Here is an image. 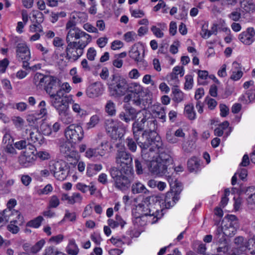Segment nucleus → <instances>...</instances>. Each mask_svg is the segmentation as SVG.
Wrapping results in <instances>:
<instances>
[{
	"label": "nucleus",
	"instance_id": "nucleus-51",
	"mask_svg": "<svg viewBox=\"0 0 255 255\" xmlns=\"http://www.w3.org/2000/svg\"><path fill=\"white\" fill-rule=\"evenodd\" d=\"M43 20V14L42 12L38 11L33 12L32 19H31V21L33 23H41Z\"/></svg>",
	"mask_w": 255,
	"mask_h": 255
},
{
	"label": "nucleus",
	"instance_id": "nucleus-8",
	"mask_svg": "<svg viewBox=\"0 0 255 255\" xmlns=\"http://www.w3.org/2000/svg\"><path fill=\"white\" fill-rule=\"evenodd\" d=\"M49 95L51 106L57 112L68 108L69 103L71 101V98L67 95L66 92L63 89H59L56 92Z\"/></svg>",
	"mask_w": 255,
	"mask_h": 255
},
{
	"label": "nucleus",
	"instance_id": "nucleus-56",
	"mask_svg": "<svg viewBox=\"0 0 255 255\" xmlns=\"http://www.w3.org/2000/svg\"><path fill=\"white\" fill-rule=\"evenodd\" d=\"M63 220L74 222L76 220V214L75 212H70L68 210H66Z\"/></svg>",
	"mask_w": 255,
	"mask_h": 255
},
{
	"label": "nucleus",
	"instance_id": "nucleus-32",
	"mask_svg": "<svg viewBox=\"0 0 255 255\" xmlns=\"http://www.w3.org/2000/svg\"><path fill=\"white\" fill-rule=\"evenodd\" d=\"M241 8L246 12L253 11L255 9V4L252 0H240Z\"/></svg>",
	"mask_w": 255,
	"mask_h": 255
},
{
	"label": "nucleus",
	"instance_id": "nucleus-55",
	"mask_svg": "<svg viewBox=\"0 0 255 255\" xmlns=\"http://www.w3.org/2000/svg\"><path fill=\"white\" fill-rule=\"evenodd\" d=\"M40 129L44 135L46 136H50L52 135L49 124L47 123H43L41 125Z\"/></svg>",
	"mask_w": 255,
	"mask_h": 255
},
{
	"label": "nucleus",
	"instance_id": "nucleus-22",
	"mask_svg": "<svg viewBox=\"0 0 255 255\" xmlns=\"http://www.w3.org/2000/svg\"><path fill=\"white\" fill-rule=\"evenodd\" d=\"M59 87L58 79L54 76L49 75L47 81L44 87L49 95L56 92Z\"/></svg>",
	"mask_w": 255,
	"mask_h": 255
},
{
	"label": "nucleus",
	"instance_id": "nucleus-41",
	"mask_svg": "<svg viewBox=\"0 0 255 255\" xmlns=\"http://www.w3.org/2000/svg\"><path fill=\"white\" fill-rule=\"evenodd\" d=\"M43 221V217L39 216L34 219L28 221L26 224V227L38 228L41 226V223Z\"/></svg>",
	"mask_w": 255,
	"mask_h": 255
},
{
	"label": "nucleus",
	"instance_id": "nucleus-9",
	"mask_svg": "<svg viewBox=\"0 0 255 255\" xmlns=\"http://www.w3.org/2000/svg\"><path fill=\"white\" fill-rule=\"evenodd\" d=\"M110 173L114 185L116 188L120 190H126L129 187L130 181L128 176L130 174H125L124 171L116 167L111 168Z\"/></svg>",
	"mask_w": 255,
	"mask_h": 255
},
{
	"label": "nucleus",
	"instance_id": "nucleus-3",
	"mask_svg": "<svg viewBox=\"0 0 255 255\" xmlns=\"http://www.w3.org/2000/svg\"><path fill=\"white\" fill-rule=\"evenodd\" d=\"M239 227L238 220L233 215H228L225 216L221 224V228H218L216 233L217 242L220 244H226L225 236L232 237L234 236Z\"/></svg>",
	"mask_w": 255,
	"mask_h": 255
},
{
	"label": "nucleus",
	"instance_id": "nucleus-43",
	"mask_svg": "<svg viewBox=\"0 0 255 255\" xmlns=\"http://www.w3.org/2000/svg\"><path fill=\"white\" fill-rule=\"evenodd\" d=\"M243 248L244 249V252L248 250L251 251V254H255V238L250 239L248 242L246 243L245 247Z\"/></svg>",
	"mask_w": 255,
	"mask_h": 255
},
{
	"label": "nucleus",
	"instance_id": "nucleus-11",
	"mask_svg": "<svg viewBox=\"0 0 255 255\" xmlns=\"http://www.w3.org/2000/svg\"><path fill=\"white\" fill-rule=\"evenodd\" d=\"M49 170L53 176L60 181L66 179L69 172L67 163L63 160L51 163L49 165Z\"/></svg>",
	"mask_w": 255,
	"mask_h": 255
},
{
	"label": "nucleus",
	"instance_id": "nucleus-24",
	"mask_svg": "<svg viewBox=\"0 0 255 255\" xmlns=\"http://www.w3.org/2000/svg\"><path fill=\"white\" fill-rule=\"evenodd\" d=\"M142 48L138 44H133L128 52L129 56L136 62H140L142 61L143 55L140 53Z\"/></svg>",
	"mask_w": 255,
	"mask_h": 255
},
{
	"label": "nucleus",
	"instance_id": "nucleus-12",
	"mask_svg": "<svg viewBox=\"0 0 255 255\" xmlns=\"http://www.w3.org/2000/svg\"><path fill=\"white\" fill-rule=\"evenodd\" d=\"M65 135L67 140L73 143L80 142L84 137V130L81 126L71 124L65 130Z\"/></svg>",
	"mask_w": 255,
	"mask_h": 255
},
{
	"label": "nucleus",
	"instance_id": "nucleus-15",
	"mask_svg": "<svg viewBox=\"0 0 255 255\" xmlns=\"http://www.w3.org/2000/svg\"><path fill=\"white\" fill-rule=\"evenodd\" d=\"M108 146V142L104 140L98 147L88 148L85 152V156L93 160H99L106 154Z\"/></svg>",
	"mask_w": 255,
	"mask_h": 255
},
{
	"label": "nucleus",
	"instance_id": "nucleus-47",
	"mask_svg": "<svg viewBox=\"0 0 255 255\" xmlns=\"http://www.w3.org/2000/svg\"><path fill=\"white\" fill-rule=\"evenodd\" d=\"M23 223L10 222V224L7 226V229L12 234H16L19 232V228L16 224L20 226Z\"/></svg>",
	"mask_w": 255,
	"mask_h": 255
},
{
	"label": "nucleus",
	"instance_id": "nucleus-40",
	"mask_svg": "<svg viewBox=\"0 0 255 255\" xmlns=\"http://www.w3.org/2000/svg\"><path fill=\"white\" fill-rule=\"evenodd\" d=\"M43 255H67L60 251L57 248L49 246L46 247L43 251Z\"/></svg>",
	"mask_w": 255,
	"mask_h": 255
},
{
	"label": "nucleus",
	"instance_id": "nucleus-57",
	"mask_svg": "<svg viewBox=\"0 0 255 255\" xmlns=\"http://www.w3.org/2000/svg\"><path fill=\"white\" fill-rule=\"evenodd\" d=\"M60 204V200L56 195H53L51 197L49 202L48 208H56Z\"/></svg>",
	"mask_w": 255,
	"mask_h": 255
},
{
	"label": "nucleus",
	"instance_id": "nucleus-58",
	"mask_svg": "<svg viewBox=\"0 0 255 255\" xmlns=\"http://www.w3.org/2000/svg\"><path fill=\"white\" fill-rule=\"evenodd\" d=\"M185 83L184 84V88L186 90H190L192 88L193 83V78L192 75H187L185 76Z\"/></svg>",
	"mask_w": 255,
	"mask_h": 255
},
{
	"label": "nucleus",
	"instance_id": "nucleus-50",
	"mask_svg": "<svg viewBox=\"0 0 255 255\" xmlns=\"http://www.w3.org/2000/svg\"><path fill=\"white\" fill-rule=\"evenodd\" d=\"M124 39L127 42H132L137 38L136 34L133 31H128L124 35Z\"/></svg>",
	"mask_w": 255,
	"mask_h": 255
},
{
	"label": "nucleus",
	"instance_id": "nucleus-49",
	"mask_svg": "<svg viewBox=\"0 0 255 255\" xmlns=\"http://www.w3.org/2000/svg\"><path fill=\"white\" fill-rule=\"evenodd\" d=\"M155 113L157 117L161 120L162 122H164L166 120V113L165 112V108L163 107H158L155 111Z\"/></svg>",
	"mask_w": 255,
	"mask_h": 255
},
{
	"label": "nucleus",
	"instance_id": "nucleus-62",
	"mask_svg": "<svg viewBox=\"0 0 255 255\" xmlns=\"http://www.w3.org/2000/svg\"><path fill=\"white\" fill-rule=\"evenodd\" d=\"M168 82L170 85L176 86L179 83L178 76L171 73L168 77Z\"/></svg>",
	"mask_w": 255,
	"mask_h": 255
},
{
	"label": "nucleus",
	"instance_id": "nucleus-2",
	"mask_svg": "<svg viewBox=\"0 0 255 255\" xmlns=\"http://www.w3.org/2000/svg\"><path fill=\"white\" fill-rule=\"evenodd\" d=\"M154 203H147L145 202L139 203L136 207V210L139 215L136 218H143L146 217L148 222L151 224L156 223L162 218L163 213H162L161 201H162L160 196L154 198Z\"/></svg>",
	"mask_w": 255,
	"mask_h": 255
},
{
	"label": "nucleus",
	"instance_id": "nucleus-35",
	"mask_svg": "<svg viewBox=\"0 0 255 255\" xmlns=\"http://www.w3.org/2000/svg\"><path fill=\"white\" fill-rule=\"evenodd\" d=\"M128 91L132 94H142L143 93V88L139 83L132 82L128 84Z\"/></svg>",
	"mask_w": 255,
	"mask_h": 255
},
{
	"label": "nucleus",
	"instance_id": "nucleus-19",
	"mask_svg": "<svg viewBox=\"0 0 255 255\" xmlns=\"http://www.w3.org/2000/svg\"><path fill=\"white\" fill-rule=\"evenodd\" d=\"M16 57L17 60H30V51L27 45L24 43H18L15 48Z\"/></svg>",
	"mask_w": 255,
	"mask_h": 255
},
{
	"label": "nucleus",
	"instance_id": "nucleus-36",
	"mask_svg": "<svg viewBox=\"0 0 255 255\" xmlns=\"http://www.w3.org/2000/svg\"><path fill=\"white\" fill-rule=\"evenodd\" d=\"M102 168L101 164H89L87 167V174L89 176H92L101 170Z\"/></svg>",
	"mask_w": 255,
	"mask_h": 255
},
{
	"label": "nucleus",
	"instance_id": "nucleus-18",
	"mask_svg": "<svg viewBox=\"0 0 255 255\" xmlns=\"http://www.w3.org/2000/svg\"><path fill=\"white\" fill-rule=\"evenodd\" d=\"M160 197L162 200L160 203L162 212L164 209H169L173 206L179 199V195L172 192L166 193L164 199L161 196Z\"/></svg>",
	"mask_w": 255,
	"mask_h": 255
},
{
	"label": "nucleus",
	"instance_id": "nucleus-17",
	"mask_svg": "<svg viewBox=\"0 0 255 255\" xmlns=\"http://www.w3.org/2000/svg\"><path fill=\"white\" fill-rule=\"evenodd\" d=\"M146 164L149 171L153 175L162 176L167 172V165L161 164L156 158Z\"/></svg>",
	"mask_w": 255,
	"mask_h": 255
},
{
	"label": "nucleus",
	"instance_id": "nucleus-20",
	"mask_svg": "<svg viewBox=\"0 0 255 255\" xmlns=\"http://www.w3.org/2000/svg\"><path fill=\"white\" fill-rule=\"evenodd\" d=\"M137 112L134 108L128 106L124 108V111L120 112L119 118L122 121L128 123L136 119Z\"/></svg>",
	"mask_w": 255,
	"mask_h": 255
},
{
	"label": "nucleus",
	"instance_id": "nucleus-26",
	"mask_svg": "<svg viewBox=\"0 0 255 255\" xmlns=\"http://www.w3.org/2000/svg\"><path fill=\"white\" fill-rule=\"evenodd\" d=\"M132 102L133 105L143 109L148 107L149 104L147 99L142 98V94H132Z\"/></svg>",
	"mask_w": 255,
	"mask_h": 255
},
{
	"label": "nucleus",
	"instance_id": "nucleus-25",
	"mask_svg": "<svg viewBox=\"0 0 255 255\" xmlns=\"http://www.w3.org/2000/svg\"><path fill=\"white\" fill-rule=\"evenodd\" d=\"M27 139L29 142L36 145H41L44 143V138L38 129H34L29 132V137Z\"/></svg>",
	"mask_w": 255,
	"mask_h": 255
},
{
	"label": "nucleus",
	"instance_id": "nucleus-14",
	"mask_svg": "<svg viewBox=\"0 0 255 255\" xmlns=\"http://www.w3.org/2000/svg\"><path fill=\"white\" fill-rule=\"evenodd\" d=\"M35 148L33 145H28V148L23 151L18 157V163L24 167L31 166L35 160Z\"/></svg>",
	"mask_w": 255,
	"mask_h": 255
},
{
	"label": "nucleus",
	"instance_id": "nucleus-4",
	"mask_svg": "<svg viewBox=\"0 0 255 255\" xmlns=\"http://www.w3.org/2000/svg\"><path fill=\"white\" fill-rule=\"evenodd\" d=\"M151 116L150 112L144 109L137 112L135 121L132 127L134 140L144 138L145 134L142 131Z\"/></svg>",
	"mask_w": 255,
	"mask_h": 255
},
{
	"label": "nucleus",
	"instance_id": "nucleus-39",
	"mask_svg": "<svg viewBox=\"0 0 255 255\" xmlns=\"http://www.w3.org/2000/svg\"><path fill=\"white\" fill-rule=\"evenodd\" d=\"M156 158L162 164L166 165L172 161L171 157L168 154L165 152H161L159 155L157 154Z\"/></svg>",
	"mask_w": 255,
	"mask_h": 255
},
{
	"label": "nucleus",
	"instance_id": "nucleus-10",
	"mask_svg": "<svg viewBox=\"0 0 255 255\" xmlns=\"http://www.w3.org/2000/svg\"><path fill=\"white\" fill-rule=\"evenodd\" d=\"M135 140L142 149V158L146 164L155 159L157 157V152L153 149V146L149 147V146L152 145V141L150 142L147 135H146L145 140H144V138Z\"/></svg>",
	"mask_w": 255,
	"mask_h": 255
},
{
	"label": "nucleus",
	"instance_id": "nucleus-31",
	"mask_svg": "<svg viewBox=\"0 0 255 255\" xmlns=\"http://www.w3.org/2000/svg\"><path fill=\"white\" fill-rule=\"evenodd\" d=\"M131 191L134 194H147L149 192L145 186L139 181H136L132 184Z\"/></svg>",
	"mask_w": 255,
	"mask_h": 255
},
{
	"label": "nucleus",
	"instance_id": "nucleus-5",
	"mask_svg": "<svg viewBox=\"0 0 255 255\" xmlns=\"http://www.w3.org/2000/svg\"><path fill=\"white\" fill-rule=\"evenodd\" d=\"M90 42L80 39L77 42L67 43L65 58L72 62L76 61L83 54L84 49Z\"/></svg>",
	"mask_w": 255,
	"mask_h": 255
},
{
	"label": "nucleus",
	"instance_id": "nucleus-7",
	"mask_svg": "<svg viewBox=\"0 0 255 255\" xmlns=\"http://www.w3.org/2000/svg\"><path fill=\"white\" fill-rule=\"evenodd\" d=\"M116 162L119 166V170L124 171L125 174H131L132 170V158L130 153L125 148L117 150Z\"/></svg>",
	"mask_w": 255,
	"mask_h": 255
},
{
	"label": "nucleus",
	"instance_id": "nucleus-60",
	"mask_svg": "<svg viewBox=\"0 0 255 255\" xmlns=\"http://www.w3.org/2000/svg\"><path fill=\"white\" fill-rule=\"evenodd\" d=\"M82 200L81 195L79 193H74L72 195L70 196V204H74L75 203H80Z\"/></svg>",
	"mask_w": 255,
	"mask_h": 255
},
{
	"label": "nucleus",
	"instance_id": "nucleus-38",
	"mask_svg": "<svg viewBox=\"0 0 255 255\" xmlns=\"http://www.w3.org/2000/svg\"><path fill=\"white\" fill-rule=\"evenodd\" d=\"M172 93L173 95L172 100L174 102L179 103L184 100V94L178 88L175 87L172 89Z\"/></svg>",
	"mask_w": 255,
	"mask_h": 255
},
{
	"label": "nucleus",
	"instance_id": "nucleus-16",
	"mask_svg": "<svg viewBox=\"0 0 255 255\" xmlns=\"http://www.w3.org/2000/svg\"><path fill=\"white\" fill-rule=\"evenodd\" d=\"M3 223L9 221L13 222L23 223V217L21 213L17 210L14 209H5L1 213Z\"/></svg>",
	"mask_w": 255,
	"mask_h": 255
},
{
	"label": "nucleus",
	"instance_id": "nucleus-44",
	"mask_svg": "<svg viewBox=\"0 0 255 255\" xmlns=\"http://www.w3.org/2000/svg\"><path fill=\"white\" fill-rule=\"evenodd\" d=\"M45 244V242L43 239L40 240L31 247L30 252L32 254L37 253L41 250Z\"/></svg>",
	"mask_w": 255,
	"mask_h": 255
},
{
	"label": "nucleus",
	"instance_id": "nucleus-13",
	"mask_svg": "<svg viewBox=\"0 0 255 255\" xmlns=\"http://www.w3.org/2000/svg\"><path fill=\"white\" fill-rule=\"evenodd\" d=\"M122 123L118 120L113 119L108 120L106 121V129L111 138L113 140H118L116 146L118 147L119 144L122 142L121 138L123 134L119 131V127Z\"/></svg>",
	"mask_w": 255,
	"mask_h": 255
},
{
	"label": "nucleus",
	"instance_id": "nucleus-1",
	"mask_svg": "<svg viewBox=\"0 0 255 255\" xmlns=\"http://www.w3.org/2000/svg\"><path fill=\"white\" fill-rule=\"evenodd\" d=\"M77 18H82L85 21L87 19V15L84 12H80L72 13L70 19L67 22L65 25L66 43L77 42L80 39L91 42L92 36L76 26V19Z\"/></svg>",
	"mask_w": 255,
	"mask_h": 255
},
{
	"label": "nucleus",
	"instance_id": "nucleus-42",
	"mask_svg": "<svg viewBox=\"0 0 255 255\" xmlns=\"http://www.w3.org/2000/svg\"><path fill=\"white\" fill-rule=\"evenodd\" d=\"M185 113L188 118L190 120H193L196 118V114L194 111V106L192 104L186 105L184 108Z\"/></svg>",
	"mask_w": 255,
	"mask_h": 255
},
{
	"label": "nucleus",
	"instance_id": "nucleus-23",
	"mask_svg": "<svg viewBox=\"0 0 255 255\" xmlns=\"http://www.w3.org/2000/svg\"><path fill=\"white\" fill-rule=\"evenodd\" d=\"M104 89L100 83H94L90 86L86 91L87 95L91 98H95L102 95Z\"/></svg>",
	"mask_w": 255,
	"mask_h": 255
},
{
	"label": "nucleus",
	"instance_id": "nucleus-46",
	"mask_svg": "<svg viewBox=\"0 0 255 255\" xmlns=\"http://www.w3.org/2000/svg\"><path fill=\"white\" fill-rule=\"evenodd\" d=\"M46 103L44 101H41L38 105V108L40 109L38 113L36 114V116L40 118H42L47 114V111L46 108Z\"/></svg>",
	"mask_w": 255,
	"mask_h": 255
},
{
	"label": "nucleus",
	"instance_id": "nucleus-64",
	"mask_svg": "<svg viewBox=\"0 0 255 255\" xmlns=\"http://www.w3.org/2000/svg\"><path fill=\"white\" fill-rule=\"evenodd\" d=\"M97 52L93 47L89 48L86 54V57L90 61H94L96 56Z\"/></svg>",
	"mask_w": 255,
	"mask_h": 255
},
{
	"label": "nucleus",
	"instance_id": "nucleus-34",
	"mask_svg": "<svg viewBox=\"0 0 255 255\" xmlns=\"http://www.w3.org/2000/svg\"><path fill=\"white\" fill-rule=\"evenodd\" d=\"M60 151L65 156L71 155L72 157L75 153L70 142H66L62 144L60 146Z\"/></svg>",
	"mask_w": 255,
	"mask_h": 255
},
{
	"label": "nucleus",
	"instance_id": "nucleus-37",
	"mask_svg": "<svg viewBox=\"0 0 255 255\" xmlns=\"http://www.w3.org/2000/svg\"><path fill=\"white\" fill-rule=\"evenodd\" d=\"M105 112L110 116H114L116 114V104L112 100H108L105 106Z\"/></svg>",
	"mask_w": 255,
	"mask_h": 255
},
{
	"label": "nucleus",
	"instance_id": "nucleus-28",
	"mask_svg": "<svg viewBox=\"0 0 255 255\" xmlns=\"http://www.w3.org/2000/svg\"><path fill=\"white\" fill-rule=\"evenodd\" d=\"M245 194L247 196V201L248 205L251 208L255 206V187L251 186L247 188Z\"/></svg>",
	"mask_w": 255,
	"mask_h": 255
},
{
	"label": "nucleus",
	"instance_id": "nucleus-61",
	"mask_svg": "<svg viewBox=\"0 0 255 255\" xmlns=\"http://www.w3.org/2000/svg\"><path fill=\"white\" fill-rule=\"evenodd\" d=\"M28 145H32L31 143H27V142L25 140H21L15 143L14 146L18 149H22L28 148Z\"/></svg>",
	"mask_w": 255,
	"mask_h": 255
},
{
	"label": "nucleus",
	"instance_id": "nucleus-53",
	"mask_svg": "<svg viewBox=\"0 0 255 255\" xmlns=\"http://www.w3.org/2000/svg\"><path fill=\"white\" fill-rule=\"evenodd\" d=\"M12 121L17 128L22 129L24 124V121L23 119L20 117H14L12 118Z\"/></svg>",
	"mask_w": 255,
	"mask_h": 255
},
{
	"label": "nucleus",
	"instance_id": "nucleus-33",
	"mask_svg": "<svg viewBox=\"0 0 255 255\" xmlns=\"http://www.w3.org/2000/svg\"><path fill=\"white\" fill-rule=\"evenodd\" d=\"M67 253L70 255H77L79 252V249L76 244L74 239L69 240L68 244L66 248Z\"/></svg>",
	"mask_w": 255,
	"mask_h": 255
},
{
	"label": "nucleus",
	"instance_id": "nucleus-27",
	"mask_svg": "<svg viewBox=\"0 0 255 255\" xmlns=\"http://www.w3.org/2000/svg\"><path fill=\"white\" fill-rule=\"evenodd\" d=\"M49 75H44L42 74L37 73L33 78V83L38 88L44 87L47 81Z\"/></svg>",
	"mask_w": 255,
	"mask_h": 255
},
{
	"label": "nucleus",
	"instance_id": "nucleus-48",
	"mask_svg": "<svg viewBox=\"0 0 255 255\" xmlns=\"http://www.w3.org/2000/svg\"><path fill=\"white\" fill-rule=\"evenodd\" d=\"M199 165L198 159L195 157H191L188 161L187 163V165L189 170L190 171H194L196 168L198 167Z\"/></svg>",
	"mask_w": 255,
	"mask_h": 255
},
{
	"label": "nucleus",
	"instance_id": "nucleus-21",
	"mask_svg": "<svg viewBox=\"0 0 255 255\" xmlns=\"http://www.w3.org/2000/svg\"><path fill=\"white\" fill-rule=\"evenodd\" d=\"M255 30L253 27H248L246 30L239 35V39L246 45L251 44L255 40Z\"/></svg>",
	"mask_w": 255,
	"mask_h": 255
},
{
	"label": "nucleus",
	"instance_id": "nucleus-6",
	"mask_svg": "<svg viewBox=\"0 0 255 255\" xmlns=\"http://www.w3.org/2000/svg\"><path fill=\"white\" fill-rule=\"evenodd\" d=\"M128 83L124 77L119 75H113L107 82L108 88L114 95L124 96L128 91Z\"/></svg>",
	"mask_w": 255,
	"mask_h": 255
},
{
	"label": "nucleus",
	"instance_id": "nucleus-63",
	"mask_svg": "<svg viewBox=\"0 0 255 255\" xmlns=\"http://www.w3.org/2000/svg\"><path fill=\"white\" fill-rule=\"evenodd\" d=\"M29 31L31 32H42L43 28L41 23H34L29 26Z\"/></svg>",
	"mask_w": 255,
	"mask_h": 255
},
{
	"label": "nucleus",
	"instance_id": "nucleus-52",
	"mask_svg": "<svg viewBox=\"0 0 255 255\" xmlns=\"http://www.w3.org/2000/svg\"><path fill=\"white\" fill-rule=\"evenodd\" d=\"M126 143L128 149L131 152H135L136 150V143L134 140L130 137H128L126 140Z\"/></svg>",
	"mask_w": 255,
	"mask_h": 255
},
{
	"label": "nucleus",
	"instance_id": "nucleus-30",
	"mask_svg": "<svg viewBox=\"0 0 255 255\" xmlns=\"http://www.w3.org/2000/svg\"><path fill=\"white\" fill-rule=\"evenodd\" d=\"M243 76L240 64L237 62H234L232 64V75L231 79L237 81L240 79Z\"/></svg>",
	"mask_w": 255,
	"mask_h": 255
},
{
	"label": "nucleus",
	"instance_id": "nucleus-29",
	"mask_svg": "<svg viewBox=\"0 0 255 255\" xmlns=\"http://www.w3.org/2000/svg\"><path fill=\"white\" fill-rule=\"evenodd\" d=\"M60 120L65 124H70L73 121V116L69 113L68 108L57 112Z\"/></svg>",
	"mask_w": 255,
	"mask_h": 255
},
{
	"label": "nucleus",
	"instance_id": "nucleus-45",
	"mask_svg": "<svg viewBox=\"0 0 255 255\" xmlns=\"http://www.w3.org/2000/svg\"><path fill=\"white\" fill-rule=\"evenodd\" d=\"M145 127L147 128V130L150 132L154 131L157 128V122L152 116L148 120Z\"/></svg>",
	"mask_w": 255,
	"mask_h": 255
},
{
	"label": "nucleus",
	"instance_id": "nucleus-54",
	"mask_svg": "<svg viewBox=\"0 0 255 255\" xmlns=\"http://www.w3.org/2000/svg\"><path fill=\"white\" fill-rule=\"evenodd\" d=\"M100 121L99 117L97 115H95L92 116L90 119V121L87 123V128H94V127L97 125Z\"/></svg>",
	"mask_w": 255,
	"mask_h": 255
},
{
	"label": "nucleus",
	"instance_id": "nucleus-59",
	"mask_svg": "<svg viewBox=\"0 0 255 255\" xmlns=\"http://www.w3.org/2000/svg\"><path fill=\"white\" fill-rule=\"evenodd\" d=\"M244 241V238L243 237H238L235 238V243L239 246L237 250H239L241 252H244V249L243 247H245L246 243Z\"/></svg>",
	"mask_w": 255,
	"mask_h": 255
}]
</instances>
